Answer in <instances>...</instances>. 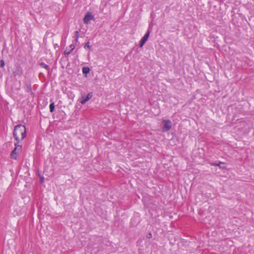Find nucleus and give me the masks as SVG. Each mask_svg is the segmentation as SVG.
Here are the masks:
<instances>
[{"instance_id": "obj_2", "label": "nucleus", "mask_w": 254, "mask_h": 254, "mask_svg": "<svg viewBox=\"0 0 254 254\" xmlns=\"http://www.w3.org/2000/svg\"><path fill=\"white\" fill-rule=\"evenodd\" d=\"M14 145L15 147L10 154V158L16 159L17 155L21 151L22 145L20 143L15 142L14 143Z\"/></svg>"}, {"instance_id": "obj_17", "label": "nucleus", "mask_w": 254, "mask_h": 254, "mask_svg": "<svg viewBox=\"0 0 254 254\" xmlns=\"http://www.w3.org/2000/svg\"><path fill=\"white\" fill-rule=\"evenodd\" d=\"M146 237L147 238L150 239L151 238H152V234L151 233L147 234Z\"/></svg>"}, {"instance_id": "obj_1", "label": "nucleus", "mask_w": 254, "mask_h": 254, "mask_svg": "<svg viewBox=\"0 0 254 254\" xmlns=\"http://www.w3.org/2000/svg\"><path fill=\"white\" fill-rule=\"evenodd\" d=\"M13 135L16 143H21V141L26 137V130L24 125H18L14 127Z\"/></svg>"}, {"instance_id": "obj_6", "label": "nucleus", "mask_w": 254, "mask_h": 254, "mask_svg": "<svg viewBox=\"0 0 254 254\" xmlns=\"http://www.w3.org/2000/svg\"><path fill=\"white\" fill-rule=\"evenodd\" d=\"M94 19V16L90 12H88L83 18V22L88 24L91 20Z\"/></svg>"}, {"instance_id": "obj_14", "label": "nucleus", "mask_w": 254, "mask_h": 254, "mask_svg": "<svg viewBox=\"0 0 254 254\" xmlns=\"http://www.w3.org/2000/svg\"><path fill=\"white\" fill-rule=\"evenodd\" d=\"M89 44V42H88L87 43L85 44L84 48L85 49H88L90 50L91 49V46H90Z\"/></svg>"}, {"instance_id": "obj_3", "label": "nucleus", "mask_w": 254, "mask_h": 254, "mask_svg": "<svg viewBox=\"0 0 254 254\" xmlns=\"http://www.w3.org/2000/svg\"><path fill=\"white\" fill-rule=\"evenodd\" d=\"M12 73L15 78L16 77H21L23 73L22 67L19 64L16 65L13 69Z\"/></svg>"}, {"instance_id": "obj_5", "label": "nucleus", "mask_w": 254, "mask_h": 254, "mask_svg": "<svg viewBox=\"0 0 254 254\" xmlns=\"http://www.w3.org/2000/svg\"><path fill=\"white\" fill-rule=\"evenodd\" d=\"M151 28H149L147 32L145 33V34L144 35V36L142 38L141 40L140 41V47H142L144 44L146 43V42L147 41L148 38L149 36L150 33H151Z\"/></svg>"}, {"instance_id": "obj_12", "label": "nucleus", "mask_w": 254, "mask_h": 254, "mask_svg": "<svg viewBox=\"0 0 254 254\" xmlns=\"http://www.w3.org/2000/svg\"><path fill=\"white\" fill-rule=\"evenodd\" d=\"M49 107H50V112H53L54 111L55 108L54 103L53 102V103H51Z\"/></svg>"}, {"instance_id": "obj_11", "label": "nucleus", "mask_w": 254, "mask_h": 254, "mask_svg": "<svg viewBox=\"0 0 254 254\" xmlns=\"http://www.w3.org/2000/svg\"><path fill=\"white\" fill-rule=\"evenodd\" d=\"M89 68L88 67H83L82 68V72L84 74H87L89 72Z\"/></svg>"}, {"instance_id": "obj_13", "label": "nucleus", "mask_w": 254, "mask_h": 254, "mask_svg": "<svg viewBox=\"0 0 254 254\" xmlns=\"http://www.w3.org/2000/svg\"><path fill=\"white\" fill-rule=\"evenodd\" d=\"M74 37H75V42H78V37H79V32H78V31H76L75 32Z\"/></svg>"}, {"instance_id": "obj_15", "label": "nucleus", "mask_w": 254, "mask_h": 254, "mask_svg": "<svg viewBox=\"0 0 254 254\" xmlns=\"http://www.w3.org/2000/svg\"><path fill=\"white\" fill-rule=\"evenodd\" d=\"M4 66V62L3 60L0 61V67H3Z\"/></svg>"}, {"instance_id": "obj_16", "label": "nucleus", "mask_w": 254, "mask_h": 254, "mask_svg": "<svg viewBox=\"0 0 254 254\" xmlns=\"http://www.w3.org/2000/svg\"><path fill=\"white\" fill-rule=\"evenodd\" d=\"M223 164L222 162H220L219 163L217 164V163H212L211 164V165L212 166H220V164Z\"/></svg>"}, {"instance_id": "obj_18", "label": "nucleus", "mask_w": 254, "mask_h": 254, "mask_svg": "<svg viewBox=\"0 0 254 254\" xmlns=\"http://www.w3.org/2000/svg\"><path fill=\"white\" fill-rule=\"evenodd\" d=\"M43 182V179H41V180H40V182H41V183H42Z\"/></svg>"}, {"instance_id": "obj_9", "label": "nucleus", "mask_w": 254, "mask_h": 254, "mask_svg": "<svg viewBox=\"0 0 254 254\" xmlns=\"http://www.w3.org/2000/svg\"><path fill=\"white\" fill-rule=\"evenodd\" d=\"M75 46L73 44H71L68 47H66L65 50L64 52V54L65 56L69 55L71 52L74 49Z\"/></svg>"}, {"instance_id": "obj_7", "label": "nucleus", "mask_w": 254, "mask_h": 254, "mask_svg": "<svg viewBox=\"0 0 254 254\" xmlns=\"http://www.w3.org/2000/svg\"><path fill=\"white\" fill-rule=\"evenodd\" d=\"M93 94L92 92H90L88 93L86 97L83 96L81 97L80 103L82 104H84L86 103L88 100H89L92 97Z\"/></svg>"}, {"instance_id": "obj_4", "label": "nucleus", "mask_w": 254, "mask_h": 254, "mask_svg": "<svg viewBox=\"0 0 254 254\" xmlns=\"http://www.w3.org/2000/svg\"><path fill=\"white\" fill-rule=\"evenodd\" d=\"M162 123L164 124L162 128L163 132H166L170 130L172 127V123L169 120H163Z\"/></svg>"}, {"instance_id": "obj_8", "label": "nucleus", "mask_w": 254, "mask_h": 254, "mask_svg": "<svg viewBox=\"0 0 254 254\" xmlns=\"http://www.w3.org/2000/svg\"><path fill=\"white\" fill-rule=\"evenodd\" d=\"M24 89L27 92L30 93L32 94V90L31 87V83L28 81H25L24 82Z\"/></svg>"}, {"instance_id": "obj_10", "label": "nucleus", "mask_w": 254, "mask_h": 254, "mask_svg": "<svg viewBox=\"0 0 254 254\" xmlns=\"http://www.w3.org/2000/svg\"><path fill=\"white\" fill-rule=\"evenodd\" d=\"M39 65L41 67L45 68L47 71L49 72L50 68H49V66L48 65L46 64H45L44 63H43V62L39 63Z\"/></svg>"}]
</instances>
